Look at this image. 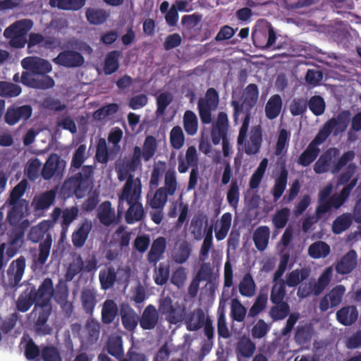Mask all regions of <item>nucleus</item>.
<instances>
[{
	"label": "nucleus",
	"instance_id": "obj_1",
	"mask_svg": "<svg viewBox=\"0 0 361 361\" xmlns=\"http://www.w3.org/2000/svg\"><path fill=\"white\" fill-rule=\"evenodd\" d=\"M21 66L25 70L21 74L23 85L39 90H48L55 85L54 80L48 75L52 71V66L47 60L28 56L21 61Z\"/></svg>",
	"mask_w": 361,
	"mask_h": 361
},
{
	"label": "nucleus",
	"instance_id": "obj_2",
	"mask_svg": "<svg viewBox=\"0 0 361 361\" xmlns=\"http://www.w3.org/2000/svg\"><path fill=\"white\" fill-rule=\"evenodd\" d=\"M259 97V89L256 84H249L243 90L242 94V102L237 100L231 101V106L233 108V121L236 123L239 116L243 114L245 116L243 120L242 126L239 130L238 142L240 143L247 137L250 119L252 117V110L255 106Z\"/></svg>",
	"mask_w": 361,
	"mask_h": 361
},
{
	"label": "nucleus",
	"instance_id": "obj_3",
	"mask_svg": "<svg viewBox=\"0 0 361 361\" xmlns=\"http://www.w3.org/2000/svg\"><path fill=\"white\" fill-rule=\"evenodd\" d=\"M93 167L85 165L82 171L76 173L66 179L61 186V194L66 197L75 195L78 198L83 197L92 186Z\"/></svg>",
	"mask_w": 361,
	"mask_h": 361
},
{
	"label": "nucleus",
	"instance_id": "obj_4",
	"mask_svg": "<svg viewBox=\"0 0 361 361\" xmlns=\"http://www.w3.org/2000/svg\"><path fill=\"white\" fill-rule=\"evenodd\" d=\"M128 183L123 191H121L118 196V207L120 211L121 205L123 202H126L128 209L125 214V220L128 224H133L136 222L141 221L145 216V212L142 204L140 202L142 190L140 186L130 192V186Z\"/></svg>",
	"mask_w": 361,
	"mask_h": 361
},
{
	"label": "nucleus",
	"instance_id": "obj_5",
	"mask_svg": "<svg viewBox=\"0 0 361 361\" xmlns=\"http://www.w3.org/2000/svg\"><path fill=\"white\" fill-rule=\"evenodd\" d=\"M219 103V95L214 87L206 91L204 97L197 102V109L200 120L203 124H209L212 121V111H215Z\"/></svg>",
	"mask_w": 361,
	"mask_h": 361
},
{
	"label": "nucleus",
	"instance_id": "obj_6",
	"mask_svg": "<svg viewBox=\"0 0 361 361\" xmlns=\"http://www.w3.org/2000/svg\"><path fill=\"white\" fill-rule=\"evenodd\" d=\"M332 191L333 185L331 184L326 185L319 191L318 206L315 210L317 219H321L325 214L331 212L332 208L338 209L341 207L336 204L335 202L338 194H334L331 196Z\"/></svg>",
	"mask_w": 361,
	"mask_h": 361
},
{
	"label": "nucleus",
	"instance_id": "obj_7",
	"mask_svg": "<svg viewBox=\"0 0 361 361\" xmlns=\"http://www.w3.org/2000/svg\"><path fill=\"white\" fill-rule=\"evenodd\" d=\"M66 165V161L62 159L56 153H51L47 159L41 174L44 180H50L54 176H61Z\"/></svg>",
	"mask_w": 361,
	"mask_h": 361
},
{
	"label": "nucleus",
	"instance_id": "obj_8",
	"mask_svg": "<svg viewBox=\"0 0 361 361\" xmlns=\"http://www.w3.org/2000/svg\"><path fill=\"white\" fill-rule=\"evenodd\" d=\"M238 142V139L237 140ZM263 142V130L260 125L252 126L250 135L249 139L245 138L244 141L239 143L238 145H244L245 152L247 155H255L260 152L262 145Z\"/></svg>",
	"mask_w": 361,
	"mask_h": 361
},
{
	"label": "nucleus",
	"instance_id": "obj_9",
	"mask_svg": "<svg viewBox=\"0 0 361 361\" xmlns=\"http://www.w3.org/2000/svg\"><path fill=\"white\" fill-rule=\"evenodd\" d=\"M32 114V108L30 105L25 104L22 106L11 105L5 114V122L9 126H14L20 120L27 121Z\"/></svg>",
	"mask_w": 361,
	"mask_h": 361
},
{
	"label": "nucleus",
	"instance_id": "obj_10",
	"mask_svg": "<svg viewBox=\"0 0 361 361\" xmlns=\"http://www.w3.org/2000/svg\"><path fill=\"white\" fill-rule=\"evenodd\" d=\"M30 287L31 290H34L37 299V305H39L40 307H45L49 305L54 294V288L51 279H44L37 290H36L34 286Z\"/></svg>",
	"mask_w": 361,
	"mask_h": 361
},
{
	"label": "nucleus",
	"instance_id": "obj_11",
	"mask_svg": "<svg viewBox=\"0 0 361 361\" xmlns=\"http://www.w3.org/2000/svg\"><path fill=\"white\" fill-rule=\"evenodd\" d=\"M340 151L336 147H330L324 151L313 166L315 173L322 174L331 171L334 161L339 155Z\"/></svg>",
	"mask_w": 361,
	"mask_h": 361
},
{
	"label": "nucleus",
	"instance_id": "obj_12",
	"mask_svg": "<svg viewBox=\"0 0 361 361\" xmlns=\"http://www.w3.org/2000/svg\"><path fill=\"white\" fill-rule=\"evenodd\" d=\"M345 288L343 285H337L320 300L319 308L322 312H326L329 308L338 306L343 300Z\"/></svg>",
	"mask_w": 361,
	"mask_h": 361
},
{
	"label": "nucleus",
	"instance_id": "obj_13",
	"mask_svg": "<svg viewBox=\"0 0 361 361\" xmlns=\"http://www.w3.org/2000/svg\"><path fill=\"white\" fill-rule=\"evenodd\" d=\"M84 57L80 52L70 49L61 51L53 59V62L55 64L66 68L80 67L84 63Z\"/></svg>",
	"mask_w": 361,
	"mask_h": 361
},
{
	"label": "nucleus",
	"instance_id": "obj_14",
	"mask_svg": "<svg viewBox=\"0 0 361 361\" xmlns=\"http://www.w3.org/2000/svg\"><path fill=\"white\" fill-rule=\"evenodd\" d=\"M121 323L126 330L134 332L140 321V317L135 310L127 302L120 305Z\"/></svg>",
	"mask_w": 361,
	"mask_h": 361
},
{
	"label": "nucleus",
	"instance_id": "obj_15",
	"mask_svg": "<svg viewBox=\"0 0 361 361\" xmlns=\"http://www.w3.org/2000/svg\"><path fill=\"white\" fill-rule=\"evenodd\" d=\"M350 111L343 110L336 117L329 119L324 124L329 129V131L336 136L347 129L350 122Z\"/></svg>",
	"mask_w": 361,
	"mask_h": 361
},
{
	"label": "nucleus",
	"instance_id": "obj_16",
	"mask_svg": "<svg viewBox=\"0 0 361 361\" xmlns=\"http://www.w3.org/2000/svg\"><path fill=\"white\" fill-rule=\"evenodd\" d=\"M25 269V259L21 256L13 261L8 269L9 285L16 287L19 285Z\"/></svg>",
	"mask_w": 361,
	"mask_h": 361
},
{
	"label": "nucleus",
	"instance_id": "obj_17",
	"mask_svg": "<svg viewBox=\"0 0 361 361\" xmlns=\"http://www.w3.org/2000/svg\"><path fill=\"white\" fill-rule=\"evenodd\" d=\"M159 316L153 305H148L140 317V326L142 330H152L159 323Z\"/></svg>",
	"mask_w": 361,
	"mask_h": 361
},
{
	"label": "nucleus",
	"instance_id": "obj_18",
	"mask_svg": "<svg viewBox=\"0 0 361 361\" xmlns=\"http://www.w3.org/2000/svg\"><path fill=\"white\" fill-rule=\"evenodd\" d=\"M357 255L354 250H349L335 265V269L339 274H348L356 267Z\"/></svg>",
	"mask_w": 361,
	"mask_h": 361
},
{
	"label": "nucleus",
	"instance_id": "obj_19",
	"mask_svg": "<svg viewBox=\"0 0 361 361\" xmlns=\"http://www.w3.org/2000/svg\"><path fill=\"white\" fill-rule=\"evenodd\" d=\"M207 317L202 308H197L189 312L185 318L187 329L190 331H196L200 329L205 324Z\"/></svg>",
	"mask_w": 361,
	"mask_h": 361
},
{
	"label": "nucleus",
	"instance_id": "obj_20",
	"mask_svg": "<svg viewBox=\"0 0 361 361\" xmlns=\"http://www.w3.org/2000/svg\"><path fill=\"white\" fill-rule=\"evenodd\" d=\"M34 304L35 310L39 305H37V299L34 290H31L29 286L20 294L16 300V306L18 311L26 312Z\"/></svg>",
	"mask_w": 361,
	"mask_h": 361
},
{
	"label": "nucleus",
	"instance_id": "obj_21",
	"mask_svg": "<svg viewBox=\"0 0 361 361\" xmlns=\"http://www.w3.org/2000/svg\"><path fill=\"white\" fill-rule=\"evenodd\" d=\"M56 197V191L54 189L47 190L35 196L32 201V205L35 212L48 209L54 202Z\"/></svg>",
	"mask_w": 361,
	"mask_h": 361
},
{
	"label": "nucleus",
	"instance_id": "obj_22",
	"mask_svg": "<svg viewBox=\"0 0 361 361\" xmlns=\"http://www.w3.org/2000/svg\"><path fill=\"white\" fill-rule=\"evenodd\" d=\"M32 25V21L29 19L18 20L5 29L4 35L6 38H9L13 35L26 36Z\"/></svg>",
	"mask_w": 361,
	"mask_h": 361
},
{
	"label": "nucleus",
	"instance_id": "obj_23",
	"mask_svg": "<svg viewBox=\"0 0 361 361\" xmlns=\"http://www.w3.org/2000/svg\"><path fill=\"white\" fill-rule=\"evenodd\" d=\"M97 218L99 222L105 226H110L115 222V211L112 208L110 201H104L99 206Z\"/></svg>",
	"mask_w": 361,
	"mask_h": 361
},
{
	"label": "nucleus",
	"instance_id": "obj_24",
	"mask_svg": "<svg viewBox=\"0 0 361 361\" xmlns=\"http://www.w3.org/2000/svg\"><path fill=\"white\" fill-rule=\"evenodd\" d=\"M92 228V223L85 220L81 224L79 228L72 233L71 240L75 247L80 248L85 245Z\"/></svg>",
	"mask_w": 361,
	"mask_h": 361
},
{
	"label": "nucleus",
	"instance_id": "obj_25",
	"mask_svg": "<svg viewBox=\"0 0 361 361\" xmlns=\"http://www.w3.org/2000/svg\"><path fill=\"white\" fill-rule=\"evenodd\" d=\"M166 247V241L164 237H158L153 240L150 250L147 254V260L149 263L156 264L162 257Z\"/></svg>",
	"mask_w": 361,
	"mask_h": 361
},
{
	"label": "nucleus",
	"instance_id": "obj_26",
	"mask_svg": "<svg viewBox=\"0 0 361 361\" xmlns=\"http://www.w3.org/2000/svg\"><path fill=\"white\" fill-rule=\"evenodd\" d=\"M255 343L248 336L245 335L240 337L236 343L235 353L238 360H240V357L244 358L251 357L255 353Z\"/></svg>",
	"mask_w": 361,
	"mask_h": 361
},
{
	"label": "nucleus",
	"instance_id": "obj_27",
	"mask_svg": "<svg viewBox=\"0 0 361 361\" xmlns=\"http://www.w3.org/2000/svg\"><path fill=\"white\" fill-rule=\"evenodd\" d=\"M52 244V240L50 235L47 236L45 240L39 245V254L33 259L32 267L35 269H42L45 264L49 254Z\"/></svg>",
	"mask_w": 361,
	"mask_h": 361
},
{
	"label": "nucleus",
	"instance_id": "obj_28",
	"mask_svg": "<svg viewBox=\"0 0 361 361\" xmlns=\"http://www.w3.org/2000/svg\"><path fill=\"white\" fill-rule=\"evenodd\" d=\"M358 318V311L354 305L346 306L341 308L336 312V319L344 326L353 324Z\"/></svg>",
	"mask_w": 361,
	"mask_h": 361
},
{
	"label": "nucleus",
	"instance_id": "obj_29",
	"mask_svg": "<svg viewBox=\"0 0 361 361\" xmlns=\"http://www.w3.org/2000/svg\"><path fill=\"white\" fill-rule=\"evenodd\" d=\"M288 171L286 167H282L279 176L276 178L271 189L274 202H276L283 195L288 183Z\"/></svg>",
	"mask_w": 361,
	"mask_h": 361
},
{
	"label": "nucleus",
	"instance_id": "obj_30",
	"mask_svg": "<svg viewBox=\"0 0 361 361\" xmlns=\"http://www.w3.org/2000/svg\"><path fill=\"white\" fill-rule=\"evenodd\" d=\"M354 215L346 212L338 216L332 223L331 231L333 233L339 235L347 231L353 224Z\"/></svg>",
	"mask_w": 361,
	"mask_h": 361
},
{
	"label": "nucleus",
	"instance_id": "obj_31",
	"mask_svg": "<svg viewBox=\"0 0 361 361\" xmlns=\"http://www.w3.org/2000/svg\"><path fill=\"white\" fill-rule=\"evenodd\" d=\"M131 171H128V169L122 164L117 170L118 178L120 181L126 180L121 191H123L128 183H130V192H133L137 187L140 186V189L142 190V183L140 178H134V176L132 174Z\"/></svg>",
	"mask_w": 361,
	"mask_h": 361
},
{
	"label": "nucleus",
	"instance_id": "obj_32",
	"mask_svg": "<svg viewBox=\"0 0 361 361\" xmlns=\"http://www.w3.org/2000/svg\"><path fill=\"white\" fill-rule=\"evenodd\" d=\"M270 229L267 226H261L257 228L253 233V242L259 251H264L269 243Z\"/></svg>",
	"mask_w": 361,
	"mask_h": 361
},
{
	"label": "nucleus",
	"instance_id": "obj_33",
	"mask_svg": "<svg viewBox=\"0 0 361 361\" xmlns=\"http://www.w3.org/2000/svg\"><path fill=\"white\" fill-rule=\"evenodd\" d=\"M310 276V271L306 268L296 269L288 274L286 276L285 286L290 288H295L306 280Z\"/></svg>",
	"mask_w": 361,
	"mask_h": 361
},
{
	"label": "nucleus",
	"instance_id": "obj_34",
	"mask_svg": "<svg viewBox=\"0 0 361 361\" xmlns=\"http://www.w3.org/2000/svg\"><path fill=\"white\" fill-rule=\"evenodd\" d=\"M268 302V290H261L248 311L247 317L255 318L265 310Z\"/></svg>",
	"mask_w": 361,
	"mask_h": 361
},
{
	"label": "nucleus",
	"instance_id": "obj_35",
	"mask_svg": "<svg viewBox=\"0 0 361 361\" xmlns=\"http://www.w3.org/2000/svg\"><path fill=\"white\" fill-rule=\"evenodd\" d=\"M117 279V272L112 266L102 269L99 274V281L102 290L111 288Z\"/></svg>",
	"mask_w": 361,
	"mask_h": 361
},
{
	"label": "nucleus",
	"instance_id": "obj_36",
	"mask_svg": "<svg viewBox=\"0 0 361 361\" xmlns=\"http://www.w3.org/2000/svg\"><path fill=\"white\" fill-rule=\"evenodd\" d=\"M50 313L49 309L46 310L44 307H42V310L39 312L38 317L34 324L35 330L37 334L45 336L51 333V328L46 324Z\"/></svg>",
	"mask_w": 361,
	"mask_h": 361
},
{
	"label": "nucleus",
	"instance_id": "obj_37",
	"mask_svg": "<svg viewBox=\"0 0 361 361\" xmlns=\"http://www.w3.org/2000/svg\"><path fill=\"white\" fill-rule=\"evenodd\" d=\"M191 252V245L187 240H183L173 251L172 259L176 263L182 264L188 261Z\"/></svg>",
	"mask_w": 361,
	"mask_h": 361
},
{
	"label": "nucleus",
	"instance_id": "obj_38",
	"mask_svg": "<svg viewBox=\"0 0 361 361\" xmlns=\"http://www.w3.org/2000/svg\"><path fill=\"white\" fill-rule=\"evenodd\" d=\"M320 149L313 147L310 143L306 149L298 157L296 162L298 165L307 167L313 163L319 155Z\"/></svg>",
	"mask_w": 361,
	"mask_h": 361
},
{
	"label": "nucleus",
	"instance_id": "obj_39",
	"mask_svg": "<svg viewBox=\"0 0 361 361\" xmlns=\"http://www.w3.org/2000/svg\"><path fill=\"white\" fill-rule=\"evenodd\" d=\"M282 108V99L279 94L272 95L265 106V114L269 120L275 119L279 115Z\"/></svg>",
	"mask_w": 361,
	"mask_h": 361
},
{
	"label": "nucleus",
	"instance_id": "obj_40",
	"mask_svg": "<svg viewBox=\"0 0 361 361\" xmlns=\"http://www.w3.org/2000/svg\"><path fill=\"white\" fill-rule=\"evenodd\" d=\"M118 314V307L113 300H106L102 309V322L104 324H111Z\"/></svg>",
	"mask_w": 361,
	"mask_h": 361
},
{
	"label": "nucleus",
	"instance_id": "obj_41",
	"mask_svg": "<svg viewBox=\"0 0 361 361\" xmlns=\"http://www.w3.org/2000/svg\"><path fill=\"white\" fill-rule=\"evenodd\" d=\"M80 299L85 313L92 314L97 304L95 291L91 289H84L81 293Z\"/></svg>",
	"mask_w": 361,
	"mask_h": 361
},
{
	"label": "nucleus",
	"instance_id": "obj_42",
	"mask_svg": "<svg viewBox=\"0 0 361 361\" xmlns=\"http://www.w3.org/2000/svg\"><path fill=\"white\" fill-rule=\"evenodd\" d=\"M238 288L240 293L244 297L251 298L255 295L256 284L250 273L245 274L239 283Z\"/></svg>",
	"mask_w": 361,
	"mask_h": 361
},
{
	"label": "nucleus",
	"instance_id": "obj_43",
	"mask_svg": "<svg viewBox=\"0 0 361 361\" xmlns=\"http://www.w3.org/2000/svg\"><path fill=\"white\" fill-rule=\"evenodd\" d=\"M119 56V51L116 50L111 51L106 54L103 67L104 73L105 75H111L118 69Z\"/></svg>",
	"mask_w": 361,
	"mask_h": 361
},
{
	"label": "nucleus",
	"instance_id": "obj_44",
	"mask_svg": "<svg viewBox=\"0 0 361 361\" xmlns=\"http://www.w3.org/2000/svg\"><path fill=\"white\" fill-rule=\"evenodd\" d=\"M109 14L102 8H90L86 11V18L87 21L92 25H101L105 23L109 18Z\"/></svg>",
	"mask_w": 361,
	"mask_h": 361
},
{
	"label": "nucleus",
	"instance_id": "obj_45",
	"mask_svg": "<svg viewBox=\"0 0 361 361\" xmlns=\"http://www.w3.org/2000/svg\"><path fill=\"white\" fill-rule=\"evenodd\" d=\"M85 4V0H49V5L51 7L66 11H78Z\"/></svg>",
	"mask_w": 361,
	"mask_h": 361
},
{
	"label": "nucleus",
	"instance_id": "obj_46",
	"mask_svg": "<svg viewBox=\"0 0 361 361\" xmlns=\"http://www.w3.org/2000/svg\"><path fill=\"white\" fill-rule=\"evenodd\" d=\"M183 128L188 135H195L198 129V120L196 114L190 111L187 110L183 115Z\"/></svg>",
	"mask_w": 361,
	"mask_h": 361
},
{
	"label": "nucleus",
	"instance_id": "obj_47",
	"mask_svg": "<svg viewBox=\"0 0 361 361\" xmlns=\"http://www.w3.org/2000/svg\"><path fill=\"white\" fill-rule=\"evenodd\" d=\"M330 246L324 241H317L310 245L308 253L314 259L324 258L330 253Z\"/></svg>",
	"mask_w": 361,
	"mask_h": 361
},
{
	"label": "nucleus",
	"instance_id": "obj_48",
	"mask_svg": "<svg viewBox=\"0 0 361 361\" xmlns=\"http://www.w3.org/2000/svg\"><path fill=\"white\" fill-rule=\"evenodd\" d=\"M286 295L285 281L281 279L278 283L274 284L271 290L270 300L274 305L281 302H286L284 298Z\"/></svg>",
	"mask_w": 361,
	"mask_h": 361
},
{
	"label": "nucleus",
	"instance_id": "obj_49",
	"mask_svg": "<svg viewBox=\"0 0 361 361\" xmlns=\"http://www.w3.org/2000/svg\"><path fill=\"white\" fill-rule=\"evenodd\" d=\"M290 308L288 302H281L272 306L269 312V316L274 322L283 320L290 314Z\"/></svg>",
	"mask_w": 361,
	"mask_h": 361
},
{
	"label": "nucleus",
	"instance_id": "obj_50",
	"mask_svg": "<svg viewBox=\"0 0 361 361\" xmlns=\"http://www.w3.org/2000/svg\"><path fill=\"white\" fill-rule=\"evenodd\" d=\"M268 166V159L267 158H264L259 163L258 167L255 170V171L252 175L249 186L252 190L257 189L264 176L265 171L267 170Z\"/></svg>",
	"mask_w": 361,
	"mask_h": 361
},
{
	"label": "nucleus",
	"instance_id": "obj_51",
	"mask_svg": "<svg viewBox=\"0 0 361 361\" xmlns=\"http://www.w3.org/2000/svg\"><path fill=\"white\" fill-rule=\"evenodd\" d=\"M290 137V133L288 130L284 128L280 130L274 149L276 156H281L283 152H287Z\"/></svg>",
	"mask_w": 361,
	"mask_h": 361
},
{
	"label": "nucleus",
	"instance_id": "obj_52",
	"mask_svg": "<svg viewBox=\"0 0 361 361\" xmlns=\"http://www.w3.org/2000/svg\"><path fill=\"white\" fill-rule=\"evenodd\" d=\"M170 145L175 149H181L185 144V135L180 126H176L170 131Z\"/></svg>",
	"mask_w": 361,
	"mask_h": 361
},
{
	"label": "nucleus",
	"instance_id": "obj_53",
	"mask_svg": "<svg viewBox=\"0 0 361 361\" xmlns=\"http://www.w3.org/2000/svg\"><path fill=\"white\" fill-rule=\"evenodd\" d=\"M22 88L17 84L0 81V97L10 98L16 97L20 94Z\"/></svg>",
	"mask_w": 361,
	"mask_h": 361
},
{
	"label": "nucleus",
	"instance_id": "obj_54",
	"mask_svg": "<svg viewBox=\"0 0 361 361\" xmlns=\"http://www.w3.org/2000/svg\"><path fill=\"white\" fill-rule=\"evenodd\" d=\"M247 309L238 298H233L231 302V317L233 320L242 322L244 321Z\"/></svg>",
	"mask_w": 361,
	"mask_h": 361
},
{
	"label": "nucleus",
	"instance_id": "obj_55",
	"mask_svg": "<svg viewBox=\"0 0 361 361\" xmlns=\"http://www.w3.org/2000/svg\"><path fill=\"white\" fill-rule=\"evenodd\" d=\"M312 329L308 325L298 326L295 333L294 339L299 345H305L311 341Z\"/></svg>",
	"mask_w": 361,
	"mask_h": 361
},
{
	"label": "nucleus",
	"instance_id": "obj_56",
	"mask_svg": "<svg viewBox=\"0 0 361 361\" xmlns=\"http://www.w3.org/2000/svg\"><path fill=\"white\" fill-rule=\"evenodd\" d=\"M310 110L315 116L322 115L326 109V103L324 98L319 95H314L307 102Z\"/></svg>",
	"mask_w": 361,
	"mask_h": 361
},
{
	"label": "nucleus",
	"instance_id": "obj_57",
	"mask_svg": "<svg viewBox=\"0 0 361 361\" xmlns=\"http://www.w3.org/2000/svg\"><path fill=\"white\" fill-rule=\"evenodd\" d=\"M118 108V105L116 103L106 104L96 110L93 113V118L96 121H103L116 113Z\"/></svg>",
	"mask_w": 361,
	"mask_h": 361
},
{
	"label": "nucleus",
	"instance_id": "obj_58",
	"mask_svg": "<svg viewBox=\"0 0 361 361\" xmlns=\"http://www.w3.org/2000/svg\"><path fill=\"white\" fill-rule=\"evenodd\" d=\"M142 149L140 147L135 146L133 148V154L130 159L124 162L123 164L128 171L135 172L142 166L141 162Z\"/></svg>",
	"mask_w": 361,
	"mask_h": 361
},
{
	"label": "nucleus",
	"instance_id": "obj_59",
	"mask_svg": "<svg viewBox=\"0 0 361 361\" xmlns=\"http://www.w3.org/2000/svg\"><path fill=\"white\" fill-rule=\"evenodd\" d=\"M86 146L85 145H80L75 149L73 153V158L71 163V171H75L76 169H79L82 167V164L86 160L85 157Z\"/></svg>",
	"mask_w": 361,
	"mask_h": 361
},
{
	"label": "nucleus",
	"instance_id": "obj_60",
	"mask_svg": "<svg viewBox=\"0 0 361 361\" xmlns=\"http://www.w3.org/2000/svg\"><path fill=\"white\" fill-rule=\"evenodd\" d=\"M108 353L116 357L120 358L123 355V341L120 336L111 338L107 343Z\"/></svg>",
	"mask_w": 361,
	"mask_h": 361
},
{
	"label": "nucleus",
	"instance_id": "obj_61",
	"mask_svg": "<svg viewBox=\"0 0 361 361\" xmlns=\"http://www.w3.org/2000/svg\"><path fill=\"white\" fill-rule=\"evenodd\" d=\"M157 150V141L154 137L148 135L146 137L144 144L142 156L145 161L151 159Z\"/></svg>",
	"mask_w": 361,
	"mask_h": 361
},
{
	"label": "nucleus",
	"instance_id": "obj_62",
	"mask_svg": "<svg viewBox=\"0 0 361 361\" xmlns=\"http://www.w3.org/2000/svg\"><path fill=\"white\" fill-rule=\"evenodd\" d=\"M207 218L202 214L195 215L191 221V233L197 240L202 237L203 223L207 224Z\"/></svg>",
	"mask_w": 361,
	"mask_h": 361
},
{
	"label": "nucleus",
	"instance_id": "obj_63",
	"mask_svg": "<svg viewBox=\"0 0 361 361\" xmlns=\"http://www.w3.org/2000/svg\"><path fill=\"white\" fill-rule=\"evenodd\" d=\"M355 157V153L353 150H349L347 152H345L341 157L338 159L336 162L333 164L331 173L333 174H336L340 171L348 164V163L352 161Z\"/></svg>",
	"mask_w": 361,
	"mask_h": 361
},
{
	"label": "nucleus",
	"instance_id": "obj_64",
	"mask_svg": "<svg viewBox=\"0 0 361 361\" xmlns=\"http://www.w3.org/2000/svg\"><path fill=\"white\" fill-rule=\"evenodd\" d=\"M270 329L271 326L264 319H259L252 328V337L254 339L262 338L266 336Z\"/></svg>",
	"mask_w": 361,
	"mask_h": 361
}]
</instances>
